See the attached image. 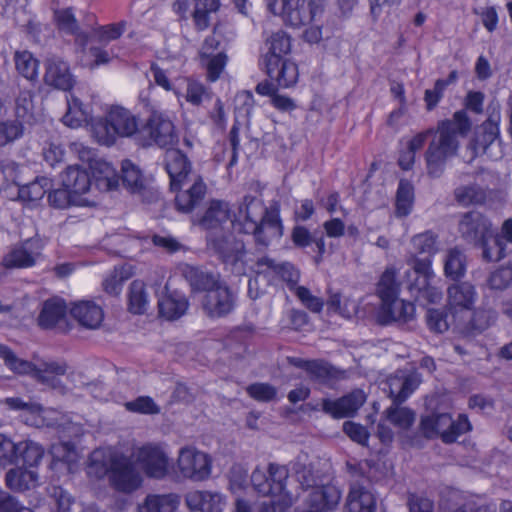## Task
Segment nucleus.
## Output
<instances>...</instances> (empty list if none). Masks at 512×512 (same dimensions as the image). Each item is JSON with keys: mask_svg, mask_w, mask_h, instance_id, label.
<instances>
[{"mask_svg": "<svg viewBox=\"0 0 512 512\" xmlns=\"http://www.w3.org/2000/svg\"><path fill=\"white\" fill-rule=\"evenodd\" d=\"M471 127L472 121L464 110H458L451 119L437 123L433 138L424 153L428 176L440 178L443 175L447 161L457 155L458 137L467 136Z\"/></svg>", "mask_w": 512, "mask_h": 512, "instance_id": "1", "label": "nucleus"}, {"mask_svg": "<svg viewBox=\"0 0 512 512\" xmlns=\"http://www.w3.org/2000/svg\"><path fill=\"white\" fill-rule=\"evenodd\" d=\"M238 221L240 230L252 234L257 245L267 247L274 238L283 235V225L278 209H268L262 200L246 195L239 206Z\"/></svg>", "mask_w": 512, "mask_h": 512, "instance_id": "2", "label": "nucleus"}, {"mask_svg": "<svg viewBox=\"0 0 512 512\" xmlns=\"http://www.w3.org/2000/svg\"><path fill=\"white\" fill-rule=\"evenodd\" d=\"M289 469L277 463H269L266 470L256 468L251 474L254 490L261 496L270 497L263 503L261 512H286L298 496L288 487Z\"/></svg>", "mask_w": 512, "mask_h": 512, "instance_id": "3", "label": "nucleus"}, {"mask_svg": "<svg viewBox=\"0 0 512 512\" xmlns=\"http://www.w3.org/2000/svg\"><path fill=\"white\" fill-rule=\"evenodd\" d=\"M381 299L377 312V321L381 325L397 323L404 325L414 319L415 306L410 301L399 299L400 283L397 281V270L390 266L382 273L376 288Z\"/></svg>", "mask_w": 512, "mask_h": 512, "instance_id": "4", "label": "nucleus"}, {"mask_svg": "<svg viewBox=\"0 0 512 512\" xmlns=\"http://www.w3.org/2000/svg\"><path fill=\"white\" fill-rule=\"evenodd\" d=\"M140 125L137 118L126 108L114 106L104 118L92 124V132L98 143L111 146L117 137H132L136 142V133Z\"/></svg>", "mask_w": 512, "mask_h": 512, "instance_id": "5", "label": "nucleus"}, {"mask_svg": "<svg viewBox=\"0 0 512 512\" xmlns=\"http://www.w3.org/2000/svg\"><path fill=\"white\" fill-rule=\"evenodd\" d=\"M417 383L413 376H395L389 379V396L393 402L384 414L395 427L408 430L414 423L416 414L408 408L400 406L416 389Z\"/></svg>", "mask_w": 512, "mask_h": 512, "instance_id": "6", "label": "nucleus"}, {"mask_svg": "<svg viewBox=\"0 0 512 512\" xmlns=\"http://www.w3.org/2000/svg\"><path fill=\"white\" fill-rule=\"evenodd\" d=\"M178 142L174 123L164 112L152 108L145 122L136 133V143L144 148L157 146L166 148Z\"/></svg>", "mask_w": 512, "mask_h": 512, "instance_id": "7", "label": "nucleus"}, {"mask_svg": "<svg viewBox=\"0 0 512 512\" xmlns=\"http://www.w3.org/2000/svg\"><path fill=\"white\" fill-rule=\"evenodd\" d=\"M487 111L488 118L475 129L468 147L476 157L485 155L489 159H498L501 157L499 105H489Z\"/></svg>", "mask_w": 512, "mask_h": 512, "instance_id": "8", "label": "nucleus"}, {"mask_svg": "<svg viewBox=\"0 0 512 512\" xmlns=\"http://www.w3.org/2000/svg\"><path fill=\"white\" fill-rule=\"evenodd\" d=\"M412 269L406 271L408 289L418 302L436 303L441 300L442 292L432 284L434 272L432 261L428 258L412 257Z\"/></svg>", "mask_w": 512, "mask_h": 512, "instance_id": "9", "label": "nucleus"}, {"mask_svg": "<svg viewBox=\"0 0 512 512\" xmlns=\"http://www.w3.org/2000/svg\"><path fill=\"white\" fill-rule=\"evenodd\" d=\"M490 220L479 211H469L464 213L458 223V231L463 240L467 243L479 245L485 250L486 245L492 237Z\"/></svg>", "mask_w": 512, "mask_h": 512, "instance_id": "10", "label": "nucleus"}, {"mask_svg": "<svg viewBox=\"0 0 512 512\" xmlns=\"http://www.w3.org/2000/svg\"><path fill=\"white\" fill-rule=\"evenodd\" d=\"M110 482L116 490L130 493L141 486L142 478L129 457L116 453L110 457Z\"/></svg>", "mask_w": 512, "mask_h": 512, "instance_id": "11", "label": "nucleus"}, {"mask_svg": "<svg viewBox=\"0 0 512 512\" xmlns=\"http://www.w3.org/2000/svg\"><path fill=\"white\" fill-rule=\"evenodd\" d=\"M177 467L183 477L203 481L211 474L212 459L194 447H183L178 454Z\"/></svg>", "mask_w": 512, "mask_h": 512, "instance_id": "12", "label": "nucleus"}, {"mask_svg": "<svg viewBox=\"0 0 512 512\" xmlns=\"http://www.w3.org/2000/svg\"><path fill=\"white\" fill-rule=\"evenodd\" d=\"M290 363L306 372L307 378L319 385L332 387V385L346 377V371L335 367L324 359L305 360L290 358Z\"/></svg>", "mask_w": 512, "mask_h": 512, "instance_id": "13", "label": "nucleus"}, {"mask_svg": "<svg viewBox=\"0 0 512 512\" xmlns=\"http://www.w3.org/2000/svg\"><path fill=\"white\" fill-rule=\"evenodd\" d=\"M281 8L278 15L293 28L305 26L323 13L322 4L316 0H288Z\"/></svg>", "mask_w": 512, "mask_h": 512, "instance_id": "14", "label": "nucleus"}, {"mask_svg": "<svg viewBox=\"0 0 512 512\" xmlns=\"http://www.w3.org/2000/svg\"><path fill=\"white\" fill-rule=\"evenodd\" d=\"M447 299L452 321L457 322L459 318L469 316L478 299V293L473 284L457 282L448 287Z\"/></svg>", "mask_w": 512, "mask_h": 512, "instance_id": "15", "label": "nucleus"}, {"mask_svg": "<svg viewBox=\"0 0 512 512\" xmlns=\"http://www.w3.org/2000/svg\"><path fill=\"white\" fill-rule=\"evenodd\" d=\"M42 245L39 239L29 238L14 245L2 258V266L6 269H25L36 264Z\"/></svg>", "mask_w": 512, "mask_h": 512, "instance_id": "16", "label": "nucleus"}, {"mask_svg": "<svg viewBox=\"0 0 512 512\" xmlns=\"http://www.w3.org/2000/svg\"><path fill=\"white\" fill-rule=\"evenodd\" d=\"M207 247L226 265L234 266L242 260L245 254L243 241L233 235H216L210 233L207 236Z\"/></svg>", "mask_w": 512, "mask_h": 512, "instance_id": "17", "label": "nucleus"}, {"mask_svg": "<svg viewBox=\"0 0 512 512\" xmlns=\"http://www.w3.org/2000/svg\"><path fill=\"white\" fill-rule=\"evenodd\" d=\"M136 459L148 477L162 479L168 473V457L157 445L146 444L140 447L136 452Z\"/></svg>", "mask_w": 512, "mask_h": 512, "instance_id": "18", "label": "nucleus"}, {"mask_svg": "<svg viewBox=\"0 0 512 512\" xmlns=\"http://www.w3.org/2000/svg\"><path fill=\"white\" fill-rule=\"evenodd\" d=\"M366 395L361 389H355L352 392L336 399H322V411L335 419H341L353 416L357 410L365 403Z\"/></svg>", "mask_w": 512, "mask_h": 512, "instance_id": "19", "label": "nucleus"}, {"mask_svg": "<svg viewBox=\"0 0 512 512\" xmlns=\"http://www.w3.org/2000/svg\"><path fill=\"white\" fill-rule=\"evenodd\" d=\"M255 272L257 274L276 275L291 291H296L300 279V272L294 264L288 261L277 262L276 260L263 256L255 262Z\"/></svg>", "mask_w": 512, "mask_h": 512, "instance_id": "20", "label": "nucleus"}, {"mask_svg": "<svg viewBox=\"0 0 512 512\" xmlns=\"http://www.w3.org/2000/svg\"><path fill=\"white\" fill-rule=\"evenodd\" d=\"M203 309L209 317L219 318L228 315L235 306V298L231 290L223 283L205 294Z\"/></svg>", "mask_w": 512, "mask_h": 512, "instance_id": "21", "label": "nucleus"}, {"mask_svg": "<svg viewBox=\"0 0 512 512\" xmlns=\"http://www.w3.org/2000/svg\"><path fill=\"white\" fill-rule=\"evenodd\" d=\"M164 162L170 178L171 190H180L191 172V162L181 150L170 147L165 153Z\"/></svg>", "mask_w": 512, "mask_h": 512, "instance_id": "22", "label": "nucleus"}, {"mask_svg": "<svg viewBox=\"0 0 512 512\" xmlns=\"http://www.w3.org/2000/svg\"><path fill=\"white\" fill-rule=\"evenodd\" d=\"M266 46L268 51L262 56L259 64L265 73L271 74L281 59H284L283 56L290 52L291 38L286 32L279 30L266 40Z\"/></svg>", "mask_w": 512, "mask_h": 512, "instance_id": "23", "label": "nucleus"}, {"mask_svg": "<svg viewBox=\"0 0 512 512\" xmlns=\"http://www.w3.org/2000/svg\"><path fill=\"white\" fill-rule=\"evenodd\" d=\"M437 435L445 444H452L457 439L469 432L472 425L466 414H459L457 420H453L448 413L435 414Z\"/></svg>", "mask_w": 512, "mask_h": 512, "instance_id": "24", "label": "nucleus"}, {"mask_svg": "<svg viewBox=\"0 0 512 512\" xmlns=\"http://www.w3.org/2000/svg\"><path fill=\"white\" fill-rule=\"evenodd\" d=\"M496 320L497 312L495 310L479 308L470 311L469 316L458 319L457 331L465 335L479 334L493 325Z\"/></svg>", "mask_w": 512, "mask_h": 512, "instance_id": "25", "label": "nucleus"}, {"mask_svg": "<svg viewBox=\"0 0 512 512\" xmlns=\"http://www.w3.org/2000/svg\"><path fill=\"white\" fill-rule=\"evenodd\" d=\"M341 499L340 490L334 485L315 486L307 500L310 512H331Z\"/></svg>", "mask_w": 512, "mask_h": 512, "instance_id": "26", "label": "nucleus"}, {"mask_svg": "<svg viewBox=\"0 0 512 512\" xmlns=\"http://www.w3.org/2000/svg\"><path fill=\"white\" fill-rule=\"evenodd\" d=\"M44 81L47 85L67 91L73 87V77L68 64L58 57H51L45 63Z\"/></svg>", "mask_w": 512, "mask_h": 512, "instance_id": "27", "label": "nucleus"}, {"mask_svg": "<svg viewBox=\"0 0 512 512\" xmlns=\"http://www.w3.org/2000/svg\"><path fill=\"white\" fill-rule=\"evenodd\" d=\"M491 240L492 244L485 246L484 260L500 261L508 254L507 245L512 244V218L504 220L500 232L496 235L492 234Z\"/></svg>", "mask_w": 512, "mask_h": 512, "instance_id": "28", "label": "nucleus"}, {"mask_svg": "<svg viewBox=\"0 0 512 512\" xmlns=\"http://www.w3.org/2000/svg\"><path fill=\"white\" fill-rule=\"evenodd\" d=\"M71 316L83 327L96 329L103 321L102 308L93 301H80L70 309Z\"/></svg>", "mask_w": 512, "mask_h": 512, "instance_id": "29", "label": "nucleus"}, {"mask_svg": "<svg viewBox=\"0 0 512 512\" xmlns=\"http://www.w3.org/2000/svg\"><path fill=\"white\" fill-rule=\"evenodd\" d=\"M185 500L187 506L193 511L221 512L225 505L221 494L209 491H190Z\"/></svg>", "mask_w": 512, "mask_h": 512, "instance_id": "30", "label": "nucleus"}, {"mask_svg": "<svg viewBox=\"0 0 512 512\" xmlns=\"http://www.w3.org/2000/svg\"><path fill=\"white\" fill-rule=\"evenodd\" d=\"M346 508L348 512H376V498L368 488L355 483L350 487Z\"/></svg>", "mask_w": 512, "mask_h": 512, "instance_id": "31", "label": "nucleus"}, {"mask_svg": "<svg viewBox=\"0 0 512 512\" xmlns=\"http://www.w3.org/2000/svg\"><path fill=\"white\" fill-rule=\"evenodd\" d=\"M480 173H476L473 182L460 185L454 190V199L462 206L483 204L487 199V188L478 182Z\"/></svg>", "mask_w": 512, "mask_h": 512, "instance_id": "32", "label": "nucleus"}, {"mask_svg": "<svg viewBox=\"0 0 512 512\" xmlns=\"http://www.w3.org/2000/svg\"><path fill=\"white\" fill-rule=\"evenodd\" d=\"M184 276L195 291L208 293L221 283L218 273L208 271L202 267L188 265L184 269Z\"/></svg>", "mask_w": 512, "mask_h": 512, "instance_id": "33", "label": "nucleus"}, {"mask_svg": "<svg viewBox=\"0 0 512 512\" xmlns=\"http://www.w3.org/2000/svg\"><path fill=\"white\" fill-rule=\"evenodd\" d=\"M67 314L65 302L57 297L44 301L38 316V324L44 329H51L63 321Z\"/></svg>", "mask_w": 512, "mask_h": 512, "instance_id": "34", "label": "nucleus"}, {"mask_svg": "<svg viewBox=\"0 0 512 512\" xmlns=\"http://www.w3.org/2000/svg\"><path fill=\"white\" fill-rule=\"evenodd\" d=\"M206 190V184L198 178L188 189L179 191L175 197L177 210L184 213L191 212L204 200Z\"/></svg>", "mask_w": 512, "mask_h": 512, "instance_id": "35", "label": "nucleus"}, {"mask_svg": "<svg viewBox=\"0 0 512 512\" xmlns=\"http://www.w3.org/2000/svg\"><path fill=\"white\" fill-rule=\"evenodd\" d=\"M291 471L293 472L299 486L302 490L314 488L318 484V475L314 471L309 456L305 453L299 454L292 462H290Z\"/></svg>", "mask_w": 512, "mask_h": 512, "instance_id": "36", "label": "nucleus"}, {"mask_svg": "<svg viewBox=\"0 0 512 512\" xmlns=\"http://www.w3.org/2000/svg\"><path fill=\"white\" fill-rule=\"evenodd\" d=\"M62 184L78 198V196L89 191L91 179L85 169H81L79 166H69L62 175Z\"/></svg>", "mask_w": 512, "mask_h": 512, "instance_id": "37", "label": "nucleus"}, {"mask_svg": "<svg viewBox=\"0 0 512 512\" xmlns=\"http://www.w3.org/2000/svg\"><path fill=\"white\" fill-rule=\"evenodd\" d=\"M50 187L51 180L47 177H36L27 183L22 178L17 186L18 198L23 202H37L44 197Z\"/></svg>", "mask_w": 512, "mask_h": 512, "instance_id": "38", "label": "nucleus"}, {"mask_svg": "<svg viewBox=\"0 0 512 512\" xmlns=\"http://www.w3.org/2000/svg\"><path fill=\"white\" fill-rule=\"evenodd\" d=\"M229 217L230 210L228 203L221 200H213L200 219L199 225L206 230L216 229L221 226L222 223H225Z\"/></svg>", "mask_w": 512, "mask_h": 512, "instance_id": "39", "label": "nucleus"}, {"mask_svg": "<svg viewBox=\"0 0 512 512\" xmlns=\"http://www.w3.org/2000/svg\"><path fill=\"white\" fill-rule=\"evenodd\" d=\"M188 306L187 298L176 291L158 302L160 315L168 320L180 318L185 314Z\"/></svg>", "mask_w": 512, "mask_h": 512, "instance_id": "40", "label": "nucleus"}, {"mask_svg": "<svg viewBox=\"0 0 512 512\" xmlns=\"http://www.w3.org/2000/svg\"><path fill=\"white\" fill-rule=\"evenodd\" d=\"M44 448L31 440L18 443L16 465L21 464L24 468L37 467L44 456Z\"/></svg>", "mask_w": 512, "mask_h": 512, "instance_id": "41", "label": "nucleus"}, {"mask_svg": "<svg viewBox=\"0 0 512 512\" xmlns=\"http://www.w3.org/2000/svg\"><path fill=\"white\" fill-rule=\"evenodd\" d=\"M219 0H194V10L191 14L197 31H204L210 26V15L219 10Z\"/></svg>", "mask_w": 512, "mask_h": 512, "instance_id": "42", "label": "nucleus"}, {"mask_svg": "<svg viewBox=\"0 0 512 512\" xmlns=\"http://www.w3.org/2000/svg\"><path fill=\"white\" fill-rule=\"evenodd\" d=\"M37 480L38 474L35 471L23 467L10 469L5 477L7 487L19 492L28 490Z\"/></svg>", "mask_w": 512, "mask_h": 512, "instance_id": "43", "label": "nucleus"}, {"mask_svg": "<svg viewBox=\"0 0 512 512\" xmlns=\"http://www.w3.org/2000/svg\"><path fill=\"white\" fill-rule=\"evenodd\" d=\"M266 74L270 79L275 80L280 88L292 87L297 83L299 76L297 65L287 59H281L273 72Z\"/></svg>", "mask_w": 512, "mask_h": 512, "instance_id": "44", "label": "nucleus"}, {"mask_svg": "<svg viewBox=\"0 0 512 512\" xmlns=\"http://www.w3.org/2000/svg\"><path fill=\"white\" fill-rule=\"evenodd\" d=\"M414 204V186L407 179H401L398 184L395 201V215L398 218L408 216Z\"/></svg>", "mask_w": 512, "mask_h": 512, "instance_id": "45", "label": "nucleus"}, {"mask_svg": "<svg viewBox=\"0 0 512 512\" xmlns=\"http://www.w3.org/2000/svg\"><path fill=\"white\" fill-rule=\"evenodd\" d=\"M178 505L179 498L175 494L149 495L138 507V512H173Z\"/></svg>", "mask_w": 512, "mask_h": 512, "instance_id": "46", "label": "nucleus"}, {"mask_svg": "<svg viewBox=\"0 0 512 512\" xmlns=\"http://www.w3.org/2000/svg\"><path fill=\"white\" fill-rule=\"evenodd\" d=\"M444 272L446 277L455 281H458L465 275L466 256L459 248L455 247L447 252Z\"/></svg>", "mask_w": 512, "mask_h": 512, "instance_id": "47", "label": "nucleus"}, {"mask_svg": "<svg viewBox=\"0 0 512 512\" xmlns=\"http://www.w3.org/2000/svg\"><path fill=\"white\" fill-rule=\"evenodd\" d=\"M426 323L428 328L435 333H444L450 327L457 330V323L452 321L451 311L446 309H429L426 313Z\"/></svg>", "mask_w": 512, "mask_h": 512, "instance_id": "48", "label": "nucleus"}, {"mask_svg": "<svg viewBox=\"0 0 512 512\" xmlns=\"http://www.w3.org/2000/svg\"><path fill=\"white\" fill-rule=\"evenodd\" d=\"M121 180L123 186L132 193L140 192L144 188V179L140 169L128 159L122 161Z\"/></svg>", "mask_w": 512, "mask_h": 512, "instance_id": "49", "label": "nucleus"}, {"mask_svg": "<svg viewBox=\"0 0 512 512\" xmlns=\"http://www.w3.org/2000/svg\"><path fill=\"white\" fill-rule=\"evenodd\" d=\"M148 296L142 281L135 280L129 286L128 310L133 314H143L148 304Z\"/></svg>", "mask_w": 512, "mask_h": 512, "instance_id": "50", "label": "nucleus"}, {"mask_svg": "<svg viewBox=\"0 0 512 512\" xmlns=\"http://www.w3.org/2000/svg\"><path fill=\"white\" fill-rule=\"evenodd\" d=\"M436 240L437 236L431 231L415 235L411 240L415 252L414 257L428 258L431 260L432 256L437 252Z\"/></svg>", "mask_w": 512, "mask_h": 512, "instance_id": "51", "label": "nucleus"}, {"mask_svg": "<svg viewBox=\"0 0 512 512\" xmlns=\"http://www.w3.org/2000/svg\"><path fill=\"white\" fill-rule=\"evenodd\" d=\"M67 106V112L62 117V122L66 126L77 128L88 122L89 112L79 99L72 97L71 100H67Z\"/></svg>", "mask_w": 512, "mask_h": 512, "instance_id": "52", "label": "nucleus"}, {"mask_svg": "<svg viewBox=\"0 0 512 512\" xmlns=\"http://www.w3.org/2000/svg\"><path fill=\"white\" fill-rule=\"evenodd\" d=\"M18 73L27 80H35L38 76L39 62L29 51H17L14 55Z\"/></svg>", "mask_w": 512, "mask_h": 512, "instance_id": "53", "label": "nucleus"}, {"mask_svg": "<svg viewBox=\"0 0 512 512\" xmlns=\"http://www.w3.org/2000/svg\"><path fill=\"white\" fill-rule=\"evenodd\" d=\"M28 170L25 166H20L15 162H8L0 165V191L6 190L11 186L17 188L21 183L22 174Z\"/></svg>", "mask_w": 512, "mask_h": 512, "instance_id": "54", "label": "nucleus"}, {"mask_svg": "<svg viewBox=\"0 0 512 512\" xmlns=\"http://www.w3.org/2000/svg\"><path fill=\"white\" fill-rule=\"evenodd\" d=\"M34 104L33 96L30 91L21 92L15 101L16 120L23 123H31L33 116Z\"/></svg>", "mask_w": 512, "mask_h": 512, "instance_id": "55", "label": "nucleus"}, {"mask_svg": "<svg viewBox=\"0 0 512 512\" xmlns=\"http://www.w3.org/2000/svg\"><path fill=\"white\" fill-rule=\"evenodd\" d=\"M0 358L4 360L8 368L16 373L27 374L32 370L31 362L19 359L8 346L3 344H0Z\"/></svg>", "mask_w": 512, "mask_h": 512, "instance_id": "56", "label": "nucleus"}, {"mask_svg": "<svg viewBox=\"0 0 512 512\" xmlns=\"http://www.w3.org/2000/svg\"><path fill=\"white\" fill-rule=\"evenodd\" d=\"M49 204L57 209H66L72 205H78L79 200L74 193L67 187L60 188L49 192Z\"/></svg>", "mask_w": 512, "mask_h": 512, "instance_id": "57", "label": "nucleus"}, {"mask_svg": "<svg viewBox=\"0 0 512 512\" xmlns=\"http://www.w3.org/2000/svg\"><path fill=\"white\" fill-rule=\"evenodd\" d=\"M228 57L225 51H220L211 56H205L202 60L207 69V78L209 81H216L227 64Z\"/></svg>", "mask_w": 512, "mask_h": 512, "instance_id": "58", "label": "nucleus"}, {"mask_svg": "<svg viewBox=\"0 0 512 512\" xmlns=\"http://www.w3.org/2000/svg\"><path fill=\"white\" fill-rule=\"evenodd\" d=\"M125 408L129 412L155 415L160 413V407L149 396H139L136 399L126 402Z\"/></svg>", "mask_w": 512, "mask_h": 512, "instance_id": "59", "label": "nucleus"}, {"mask_svg": "<svg viewBox=\"0 0 512 512\" xmlns=\"http://www.w3.org/2000/svg\"><path fill=\"white\" fill-rule=\"evenodd\" d=\"M24 127L18 120L0 122V147H3L23 135Z\"/></svg>", "mask_w": 512, "mask_h": 512, "instance_id": "60", "label": "nucleus"}, {"mask_svg": "<svg viewBox=\"0 0 512 512\" xmlns=\"http://www.w3.org/2000/svg\"><path fill=\"white\" fill-rule=\"evenodd\" d=\"M246 391L251 398L259 402H270L277 396V389L269 383H253Z\"/></svg>", "mask_w": 512, "mask_h": 512, "instance_id": "61", "label": "nucleus"}, {"mask_svg": "<svg viewBox=\"0 0 512 512\" xmlns=\"http://www.w3.org/2000/svg\"><path fill=\"white\" fill-rule=\"evenodd\" d=\"M55 18L58 28L68 34H78V23L74 16L72 8H66L55 12Z\"/></svg>", "mask_w": 512, "mask_h": 512, "instance_id": "62", "label": "nucleus"}, {"mask_svg": "<svg viewBox=\"0 0 512 512\" xmlns=\"http://www.w3.org/2000/svg\"><path fill=\"white\" fill-rule=\"evenodd\" d=\"M512 283V267L504 266L492 272L488 278V285L494 290L506 289Z\"/></svg>", "mask_w": 512, "mask_h": 512, "instance_id": "63", "label": "nucleus"}, {"mask_svg": "<svg viewBox=\"0 0 512 512\" xmlns=\"http://www.w3.org/2000/svg\"><path fill=\"white\" fill-rule=\"evenodd\" d=\"M18 443H14L11 439L0 434V466L15 464L17 461Z\"/></svg>", "mask_w": 512, "mask_h": 512, "instance_id": "64", "label": "nucleus"}]
</instances>
